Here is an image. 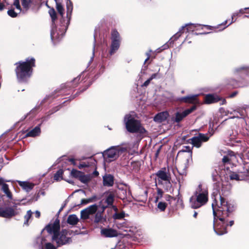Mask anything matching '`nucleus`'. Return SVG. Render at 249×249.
Returning a JSON list of instances; mask_svg holds the SVG:
<instances>
[{
  "mask_svg": "<svg viewBox=\"0 0 249 249\" xmlns=\"http://www.w3.org/2000/svg\"><path fill=\"white\" fill-rule=\"evenodd\" d=\"M218 200L214 198L212 203L213 214V230L219 235H222L227 232L228 217L231 213L236 208L233 202H228L220 195L217 196Z\"/></svg>",
  "mask_w": 249,
  "mask_h": 249,
  "instance_id": "obj_1",
  "label": "nucleus"
},
{
  "mask_svg": "<svg viewBox=\"0 0 249 249\" xmlns=\"http://www.w3.org/2000/svg\"><path fill=\"white\" fill-rule=\"evenodd\" d=\"M66 0L67 15L66 18L64 17V8L63 6L59 2V0H54L56 3V9L61 15L62 19H61L60 27H53L51 32V37L53 41L60 40L64 35L71 18V15L73 10V5L70 0Z\"/></svg>",
  "mask_w": 249,
  "mask_h": 249,
  "instance_id": "obj_2",
  "label": "nucleus"
},
{
  "mask_svg": "<svg viewBox=\"0 0 249 249\" xmlns=\"http://www.w3.org/2000/svg\"><path fill=\"white\" fill-rule=\"evenodd\" d=\"M45 230L50 234H53L52 240L57 243L58 246L71 243V239L72 231L71 230H62L58 233L60 230L59 220L55 219L53 224H50L45 228Z\"/></svg>",
  "mask_w": 249,
  "mask_h": 249,
  "instance_id": "obj_3",
  "label": "nucleus"
},
{
  "mask_svg": "<svg viewBox=\"0 0 249 249\" xmlns=\"http://www.w3.org/2000/svg\"><path fill=\"white\" fill-rule=\"evenodd\" d=\"M15 72L17 79L19 82H23L29 78L32 72V68L35 66V59L29 57L25 61H19L15 64Z\"/></svg>",
  "mask_w": 249,
  "mask_h": 249,
  "instance_id": "obj_4",
  "label": "nucleus"
},
{
  "mask_svg": "<svg viewBox=\"0 0 249 249\" xmlns=\"http://www.w3.org/2000/svg\"><path fill=\"white\" fill-rule=\"evenodd\" d=\"M208 189L199 184L189 199L190 206L193 209H198L205 205L208 201Z\"/></svg>",
  "mask_w": 249,
  "mask_h": 249,
  "instance_id": "obj_5",
  "label": "nucleus"
},
{
  "mask_svg": "<svg viewBox=\"0 0 249 249\" xmlns=\"http://www.w3.org/2000/svg\"><path fill=\"white\" fill-rule=\"evenodd\" d=\"M127 147L121 146H112L104 151L102 154L105 163H110L117 160L120 155L125 151Z\"/></svg>",
  "mask_w": 249,
  "mask_h": 249,
  "instance_id": "obj_6",
  "label": "nucleus"
},
{
  "mask_svg": "<svg viewBox=\"0 0 249 249\" xmlns=\"http://www.w3.org/2000/svg\"><path fill=\"white\" fill-rule=\"evenodd\" d=\"M124 122L127 130L130 133H143L145 131L140 122L129 114L125 115Z\"/></svg>",
  "mask_w": 249,
  "mask_h": 249,
  "instance_id": "obj_7",
  "label": "nucleus"
},
{
  "mask_svg": "<svg viewBox=\"0 0 249 249\" xmlns=\"http://www.w3.org/2000/svg\"><path fill=\"white\" fill-rule=\"evenodd\" d=\"M18 203H16L12 201L5 203L4 208H0V216L10 218L19 214L21 210L18 208Z\"/></svg>",
  "mask_w": 249,
  "mask_h": 249,
  "instance_id": "obj_8",
  "label": "nucleus"
},
{
  "mask_svg": "<svg viewBox=\"0 0 249 249\" xmlns=\"http://www.w3.org/2000/svg\"><path fill=\"white\" fill-rule=\"evenodd\" d=\"M227 22V21L226 20L224 22H223L221 24H219L217 26H212L207 25H200L199 24H186L184 26H182L180 28L178 32L173 37L175 39H178L181 36V34L183 32V31L185 30V29H186L187 32H194L196 28V30H198V29L197 28L198 27H201V29H203V27H205L208 30H214L218 29L219 26H221L222 25H225Z\"/></svg>",
  "mask_w": 249,
  "mask_h": 249,
  "instance_id": "obj_9",
  "label": "nucleus"
},
{
  "mask_svg": "<svg viewBox=\"0 0 249 249\" xmlns=\"http://www.w3.org/2000/svg\"><path fill=\"white\" fill-rule=\"evenodd\" d=\"M233 75L239 79V80L242 78L243 75L247 76L246 82L243 86H249V65H242L233 68L232 70Z\"/></svg>",
  "mask_w": 249,
  "mask_h": 249,
  "instance_id": "obj_10",
  "label": "nucleus"
},
{
  "mask_svg": "<svg viewBox=\"0 0 249 249\" xmlns=\"http://www.w3.org/2000/svg\"><path fill=\"white\" fill-rule=\"evenodd\" d=\"M196 109V106H193L190 108L187 109L184 111H177L174 116L171 118V121L174 123H179L183 120L188 115Z\"/></svg>",
  "mask_w": 249,
  "mask_h": 249,
  "instance_id": "obj_11",
  "label": "nucleus"
},
{
  "mask_svg": "<svg viewBox=\"0 0 249 249\" xmlns=\"http://www.w3.org/2000/svg\"><path fill=\"white\" fill-rule=\"evenodd\" d=\"M210 136L208 134L199 133L191 138V141L194 146L199 148L201 146L202 142H207Z\"/></svg>",
  "mask_w": 249,
  "mask_h": 249,
  "instance_id": "obj_12",
  "label": "nucleus"
},
{
  "mask_svg": "<svg viewBox=\"0 0 249 249\" xmlns=\"http://www.w3.org/2000/svg\"><path fill=\"white\" fill-rule=\"evenodd\" d=\"M158 177V181L159 184H162V181H164L167 187L170 185V175L165 171L163 170H159L156 174Z\"/></svg>",
  "mask_w": 249,
  "mask_h": 249,
  "instance_id": "obj_13",
  "label": "nucleus"
},
{
  "mask_svg": "<svg viewBox=\"0 0 249 249\" xmlns=\"http://www.w3.org/2000/svg\"><path fill=\"white\" fill-rule=\"evenodd\" d=\"M199 94H190L186 96L178 98L177 101L185 103L192 104L196 105L199 104V101L198 99Z\"/></svg>",
  "mask_w": 249,
  "mask_h": 249,
  "instance_id": "obj_14",
  "label": "nucleus"
},
{
  "mask_svg": "<svg viewBox=\"0 0 249 249\" xmlns=\"http://www.w3.org/2000/svg\"><path fill=\"white\" fill-rule=\"evenodd\" d=\"M98 209L97 205L94 204L89 206V207L81 211V218L83 219H87L89 218L90 214L96 213Z\"/></svg>",
  "mask_w": 249,
  "mask_h": 249,
  "instance_id": "obj_15",
  "label": "nucleus"
},
{
  "mask_svg": "<svg viewBox=\"0 0 249 249\" xmlns=\"http://www.w3.org/2000/svg\"><path fill=\"white\" fill-rule=\"evenodd\" d=\"M48 118V116L42 117L41 118V123L39 125L36 126L34 129L29 131L26 134V136L27 137H35L39 135L41 133L40 125L43 122L47 120Z\"/></svg>",
  "mask_w": 249,
  "mask_h": 249,
  "instance_id": "obj_16",
  "label": "nucleus"
},
{
  "mask_svg": "<svg viewBox=\"0 0 249 249\" xmlns=\"http://www.w3.org/2000/svg\"><path fill=\"white\" fill-rule=\"evenodd\" d=\"M18 185L25 192H29L35 186V184L27 181L17 180Z\"/></svg>",
  "mask_w": 249,
  "mask_h": 249,
  "instance_id": "obj_17",
  "label": "nucleus"
},
{
  "mask_svg": "<svg viewBox=\"0 0 249 249\" xmlns=\"http://www.w3.org/2000/svg\"><path fill=\"white\" fill-rule=\"evenodd\" d=\"M101 233L106 237H113L118 235L117 231L111 228H103L101 229Z\"/></svg>",
  "mask_w": 249,
  "mask_h": 249,
  "instance_id": "obj_18",
  "label": "nucleus"
},
{
  "mask_svg": "<svg viewBox=\"0 0 249 249\" xmlns=\"http://www.w3.org/2000/svg\"><path fill=\"white\" fill-rule=\"evenodd\" d=\"M178 154H183V156L186 157V163L189 165L192 161V151L189 147H186L185 149H183L178 152Z\"/></svg>",
  "mask_w": 249,
  "mask_h": 249,
  "instance_id": "obj_19",
  "label": "nucleus"
},
{
  "mask_svg": "<svg viewBox=\"0 0 249 249\" xmlns=\"http://www.w3.org/2000/svg\"><path fill=\"white\" fill-rule=\"evenodd\" d=\"M220 100V98L216 94H209L205 96V102L208 104L217 102Z\"/></svg>",
  "mask_w": 249,
  "mask_h": 249,
  "instance_id": "obj_20",
  "label": "nucleus"
},
{
  "mask_svg": "<svg viewBox=\"0 0 249 249\" xmlns=\"http://www.w3.org/2000/svg\"><path fill=\"white\" fill-rule=\"evenodd\" d=\"M169 116V113L167 111H163L157 114L154 118L155 122L161 123L166 120Z\"/></svg>",
  "mask_w": 249,
  "mask_h": 249,
  "instance_id": "obj_21",
  "label": "nucleus"
},
{
  "mask_svg": "<svg viewBox=\"0 0 249 249\" xmlns=\"http://www.w3.org/2000/svg\"><path fill=\"white\" fill-rule=\"evenodd\" d=\"M114 184V178L111 175H107L103 177V184L104 186H112Z\"/></svg>",
  "mask_w": 249,
  "mask_h": 249,
  "instance_id": "obj_22",
  "label": "nucleus"
},
{
  "mask_svg": "<svg viewBox=\"0 0 249 249\" xmlns=\"http://www.w3.org/2000/svg\"><path fill=\"white\" fill-rule=\"evenodd\" d=\"M121 43L115 41H111L110 49L109 54L110 55L114 54L119 50Z\"/></svg>",
  "mask_w": 249,
  "mask_h": 249,
  "instance_id": "obj_23",
  "label": "nucleus"
},
{
  "mask_svg": "<svg viewBox=\"0 0 249 249\" xmlns=\"http://www.w3.org/2000/svg\"><path fill=\"white\" fill-rule=\"evenodd\" d=\"M121 37L119 32L115 29L112 30L111 32V41L121 42Z\"/></svg>",
  "mask_w": 249,
  "mask_h": 249,
  "instance_id": "obj_24",
  "label": "nucleus"
},
{
  "mask_svg": "<svg viewBox=\"0 0 249 249\" xmlns=\"http://www.w3.org/2000/svg\"><path fill=\"white\" fill-rule=\"evenodd\" d=\"M38 240L40 241V245L42 247H44L46 249H56V247L51 243L46 242V240L45 239L38 238Z\"/></svg>",
  "mask_w": 249,
  "mask_h": 249,
  "instance_id": "obj_25",
  "label": "nucleus"
},
{
  "mask_svg": "<svg viewBox=\"0 0 249 249\" xmlns=\"http://www.w3.org/2000/svg\"><path fill=\"white\" fill-rule=\"evenodd\" d=\"M114 195L112 194H109L106 197L105 199V202L107 204V205L106 206H103V211H104L106 207L107 206L112 205L114 201Z\"/></svg>",
  "mask_w": 249,
  "mask_h": 249,
  "instance_id": "obj_26",
  "label": "nucleus"
},
{
  "mask_svg": "<svg viewBox=\"0 0 249 249\" xmlns=\"http://www.w3.org/2000/svg\"><path fill=\"white\" fill-rule=\"evenodd\" d=\"M79 221V219L77 216L75 214L70 215L67 219V222L70 225H75Z\"/></svg>",
  "mask_w": 249,
  "mask_h": 249,
  "instance_id": "obj_27",
  "label": "nucleus"
},
{
  "mask_svg": "<svg viewBox=\"0 0 249 249\" xmlns=\"http://www.w3.org/2000/svg\"><path fill=\"white\" fill-rule=\"evenodd\" d=\"M105 220L104 219L102 213L98 212L96 213L94 218V222L96 223H98L99 222L103 223Z\"/></svg>",
  "mask_w": 249,
  "mask_h": 249,
  "instance_id": "obj_28",
  "label": "nucleus"
},
{
  "mask_svg": "<svg viewBox=\"0 0 249 249\" xmlns=\"http://www.w3.org/2000/svg\"><path fill=\"white\" fill-rule=\"evenodd\" d=\"M32 212L31 210H29L27 212L26 214L24 215V225L28 226L29 225V221L30 219L32 217Z\"/></svg>",
  "mask_w": 249,
  "mask_h": 249,
  "instance_id": "obj_29",
  "label": "nucleus"
},
{
  "mask_svg": "<svg viewBox=\"0 0 249 249\" xmlns=\"http://www.w3.org/2000/svg\"><path fill=\"white\" fill-rule=\"evenodd\" d=\"M233 158H234L233 152H230L229 155L225 156L223 158L222 161L224 163H227L229 162Z\"/></svg>",
  "mask_w": 249,
  "mask_h": 249,
  "instance_id": "obj_30",
  "label": "nucleus"
},
{
  "mask_svg": "<svg viewBox=\"0 0 249 249\" xmlns=\"http://www.w3.org/2000/svg\"><path fill=\"white\" fill-rule=\"evenodd\" d=\"M63 171L62 170H59L54 175V180L56 181L60 180L62 178Z\"/></svg>",
  "mask_w": 249,
  "mask_h": 249,
  "instance_id": "obj_31",
  "label": "nucleus"
},
{
  "mask_svg": "<svg viewBox=\"0 0 249 249\" xmlns=\"http://www.w3.org/2000/svg\"><path fill=\"white\" fill-rule=\"evenodd\" d=\"M49 13L51 17L52 22L53 23L56 19V14L54 9L53 8H51L49 11Z\"/></svg>",
  "mask_w": 249,
  "mask_h": 249,
  "instance_id": "obj_32",
  "label": "nucleus"
},
{
  "mask_svg": "<svg viewBox=\"0 0 249 249\" xmlns=\"http://www.w3.org/2000/svg\"><path fill=\"white\" fill-rule=\"evenodd\" d=\"M71 174L72 177L78 178L79 179L80 176L82 175V172L75 169H72Z\"/></svg>",
  "mask_w": 249,
  "mask_h": 249,
  "instance_id": "obj_33",
  "label": "nucleus"
},
{
  "mask_svg": "<svg viewBox=\"0 0 249 249\" xmlns=\"http://www.w3.org/2000/svg\"><path fill=\"white\" fill-rule=\"evenodd\" d=\"M125 216V213L124 212L121 213H116L113 215V218L115 219H123Z\"/></svg>",
  "mask_w": 249,
  "mask_h": 249,
  "instance_id": "obj_34",
  "label": "nucleus"
},
{
  "mask_svg": "<svg viewBox=\"0 0 249 249\" xmlns=\"http://www.w3.org/2000/svg\"><path fill=\"white\" fill-rule=\"evenodd\" d=\"M229 178L231 180H235L237 181L241 180L239 175L234 172L231 173L229 175Z\"/></svg>",
  "mask_w": 249,
  "mask_h": 249,
  "instance_id": "obj_35",
  "label": "nucleus"
},
{
  "mask_svg": "<svg viewBox=\"0 0 249 249\" xmlns=\"http://www.w3.org/2000/svg\"><path fill=\"white\" fill-rule=\"evenodd\" d=\"M160 69H159L158 72L152 74L149 77L150 80H152L153 79H158L161 77V74L159 72Z\"/></svg>",
  "mask_w": 249,
  "mask_h": 249,
  "instance_id": "obj_36",
  "label": "nucleus"
},
{
  "mask_svg": "<svg viewBox=\"0 0 249 249\" xmlns=\"http://www.w3.org/2000/svg\"><path fill=\"white\" fill-rule=\"evenodd\" d=\"M167 207V204L165 202H160L157 205L158 208L160 211H164Z\"/></svg>",
  "mask_w": 249,
  "mask_h": 249,
  "instance_id": "obj_37",
  "label": "nucleus"
},
{
  "mask_svg": "<svg viewBox=\"0 0 249 249\" xmlns=\"http://www.w3.org/2000/svg\"><path fill=\"white\" fill-rule=\"evenodd\" d=\"M31 3V0H22L21 4L24 8L28 9Z\"/></svg>",
  "mask_w": 249,
  "mask_h": 249,
  "instance_id": "obj_38",
  "label": "nucleus"
},
{
  "mask_svg": "<svg viewBox=\"0 0 249 249\" xmlns=\"http://www.w3.org/2000/svg\"><path fill=\"white\" fill-rule=\"evenodd\" d=\"M79 179L83 183H87L89 181V177L88 176H85L83 173H82V175L80 176Z\"/></svg>",
  "mask_w": 249,
  "mask_h": 249,
  "instance_id": "obj_39",
  "label": "nucleus"
},
{
  "mask_svg": "<svg viewBox=\"0 0 249 249\" xmlns=\"http://www.w3.org/2000/svg\"><path fill=\"white\" fill-rule=\"evenodd\" d=\"M90 163L91 162H90L89 161L82 162L79 164V165L78 166V167L79 169H82L85 167H89L90 165Z\"/></svg>",
  "mask_w": 249,
  "mask_h": 249,
  "instance_id": "obj_40",
  "label": "nucleus"
},
{
  "mask_svg": "<svg viewBox=\"0 0 249 249\" xmlns=\"http://www.w3.org/2000/svg\"><path fill=\"white\" fill-rule=\"evenodd\" d=\"M96 198V196H94L88 199H83L81 200L82 204H87L89 202H93Z\"/></svg>",
  "mask_w": 249,
  "mask_h": 249,
  "instance_id": "obj_41",
  "label": "nucleus"
},
{
  "mask_svg": "<svg viewBox=\"0 0 249 249\" xmlns=\"http://www.w3.org/2000/svg\"><path fill=\"white\" fill-rule=\"evenodd\" d=\"M157 194H158V196L156 198V200H155L156 202H158L159 198H160L162 197L163 191H162L161 189L158 188H157Z\"/></svg>",
  "mask_w": 249,
  "mask_h": 249,
  "instance_id": "obj_42",
  "label": "nucleus"
},
{
  "mask_svg": "<svg viewBox=\"0 0 249 249\" xmlns=\"http://www.w3.org/2000/svg\"><path fill=\"white\" fill-rule=\"evenodd\" d=\"M14 5L15 6L16 8L18 11V12H20L21 11V8L19 4V0H14Z\"/></svg>",
  "mask_w": 249,
  "mask_h": 249,
  "instance_id": "obj_43",
  "label": "nucleus"
},
{
  "mask_svg": "<svg viewBox=\"0 0 249 249\" xmlns=\"http://www.w3.org/2000/svg\"><path fill=\"white\" fill-rule=\"evenodd\" d=\"M8 15L12 18H15L17 16V13L13 9L9 10L7 11Z\"/></svg>",
  "mask_w": 249,
  "mask_h": 249,
  "instance_id": "obj_44",
  "label": "nucleus"
},
{
  "mask_svg": "<svg viewBox=\"0 0 249 249\" xmlns=\"http://www.w3.org/2000/svg\"><path fill=\"white\" fill-rule=\"evenodd\" d=\"M239 15L240 14H239V12L238 11L233 13L231 16V23L229 24V25L231 24L232 23L236 21V19H234V17L236 16H239Z\"/></svg>",
  "mask_w": 249,
  "mask_h": 249,
  "instance_id": "obj_45",
  "label": "nucleus"
},
{
  "mask_svg": "<svg viewBox=\"0 0 249 249\" xmlns=\"http://www.w3.org/2000/svg\"><path fill=\"white\" fill-rule=\"evenodd\" d=\"M4 194L6 195L7 197L9 199H10V200L12 201V199H13V198H12V193H11V192H10V191L9 190V189L7 191H6V192H4Z\"/></svg>",
  "mask_w": 249,
  "mask_h": 249,
  "instance_id": "obj_46",
  "label": "nucleus"
},
{
  "mask_svg": "<svg viewBox=\"0 0 249 249\" xmlns=\"http://www.w3.org/2000/svg\"><path fill=\"white\" fill-rule=\"evenodd\" d=\"M1 190L3 192V193L9 190L8 185L6 184H3L2 186H1Z\"/></svg>",
  "mask_w": 249,
  "mask_h": 249,
  "instance_id": "obj_47",
  "label": "nucleus"
},
{
  "mask_svg": "<svg viewBox=\"0 0 249 249\" xmlns=\"http://www.w3.org/2000/svg\"><path fill=\"white\" fill-rule=\"evenodd\" d=\"M151 52V50H149V52H147L146 53V55L147 56V58L145 59L144 61V64L149 59L150 57V53Z\"/></svg>",
  "mask_w": 249,
  "mask_h": 249,
  "instance_id": "obj_48",
  "label": "nucleus"
},
{
  "mask_svg": "<svg viewBox=\"0 0 249 249\" xmlns=\"http://www.w3.org/2000/svg\"><path fill=\"white\" fill-rule=\"evenodd\" d=\"M151 80H150V78H149L146 81H145L144 83L142 84V87H147L150 83V81Z\"/></svg>",
  "mask_w": 249,
  "mask_h": 249,
  "instance_id": "obj_49",
  "label": "nucleus"
},
{
  "mask_svg": "<svg viewBox=\"0 0 249 249\" xmlns=\"http://www.w3.org/2000/svg\"><path fill=\"white\" fill-rule=\"evenodd\" d=\"M35 216L36 218H39L40 216V213L38 211H36L35 213Z\"/></svg>",
  "mask_w": 249,
  "mask_h": 249,
  "instance_id": "obj_50",
  "label": "nucleus"
},
{
  "mask_svg": "<svg viewBox=\"0 0 249 249\" xmlns=\"http://www.w3.org/2000/svg\"><path fill=\"white\" fill-rule=\"evenodd\" d=\"M3 184H6L5 180L2 178H0V185L2 186Z\"/></svg>",
  "mask_w": 249,
  "mask_h": 249,
  "instance_id": "obj_51",
  "label": "nucleus"
},
{
  "mask_svg": "<svg viewBox=\"0 0 249 249\" xmlns=\"http://www.w3.org/2000/svg\"><path fill=\"white\" fill-rule=\"evenodd\" d=\"M234 224V221L233 220H231L230 221H228V226H232Z\"/></svg>",
  "mask_w": 249,
  "mask_h": 249,
  "instance_id": "obj_52",
  "label": "nucleus"
},
{
  "mask_svg": "<svg viewBox=\"0 0 249 249\" xmlns=\"http://www.w3.org/2000/svg\"><path fill=\"white\" fill-rule=\"evenodd\" d=\"M246 10V9H245V8H244V9H240V10H239V11H238V12H239V14H244V13H245V10Z\"/></svg>",
  "mask_w": 249,
  "mask_h": 249,
  "instance_id": "obj_53",
  "label": "nucleus"
},
{
  "mask_svg": "<svg viewBox=\"0 0 249 249\" xmlns=\"http://www.w3.org/2000/svg\"><path fill=\"white\" fill-rule=\"evenodd\" d=\"M4 5L3 3L0 2V11L3 10L4 9Z\"/></svg>",
  "mask_w": 249,
  "mask_h": 249,
  "instance_id": "obj_54",
  "label": "nucleus"
},
{
  "mask_svg": "<svg viewBox=\"0 0 249 249\" xmlns=\"http://www.w3.org/2000/svg\"><path fill=\"white\" fill-rule=\"evenodd\" d=\"M236 94H237V92H233V93H232L231 94H230V97H234Z\"/></svg>",
  "mask_w": 249,
  "mask_h": 249,
  "instance_id": "obj_55",
  "label": "nucleus"
},
{
  "mask_svg": "<svg viewBox=\"0 0 249 249\" xmlns=\"http://www.w3.org/2000/svg\"><path fill=\"white\" fill-rule=\"evenodd\" d=\"M210 33V32H208V33H195V35H205V34H209Z\"/></svg>",
  "mask_w": 249,
  "mask_h": 249,
  "instance_id": "obj_56",
  "label": "nucleus"
},
{
  "mask_svg": "<svg viewBox=\"0 0 249 249\" xmlns=\"http://www.w3.org/2000/svg\"><path fill=\"white\" fill-rule=\"evenodd\" d=\"M197 213L195 211L194 214H193V217L194 218H196L197 217Z\"/></svg>",
  "mask_w": 249,
  "mask_h": 249,
  "instance_id": "obj_57",
  "label": "nucleus"
},
{
  "mask_svg": "<svg viewBox=\"0 0 249 249\" xmlns=\"http://www.w3.org/2000/svg\"><path fill=\"white\" fill-rule=\"evenodd\" d=\"M70 161L71 162L72 164H73V165H76V163H75V160L74 159H71L70 160Z\"/></svg>",
  "mask_w": 249,
  "mask_h": 249,
  "instance_id": "obj_58",
  "label": "nucleus"
},
{
  "mask_svg": "<svg viewBox=\"0 0 249 249\" xmlns=\"http://www.w3.org/2000/svg\"><path fill=\"white\" fill-rule=\"evenodd\" d=\"M162 47L163 48H162V49H161L160 50L166 49H167L168 47V45H167L165 44V45H164Z\"/></svg>",
  "mask_w": 249,
  "mask_h": 249,
  "instance_id": "obj_59",
  "label": "nucleus"
},
{
  "mask_svg": "<svg viewBox=\"0 0 249 249\" xmlns=\"http://www.w3.org/2000/svg\"><path fill=\"white\" fill-rule=\"evenodd\" d=\"M244 18H249V15H245L243 17Z\"/></svg>",
  "mask_w": 249,
  "mask_h": 249,
  "instance_id": "obj_60",
  "label": "nucleus"
},
{
  "mask_svg": "<svg viewBox=\"0 0 249 249\" xmlns=\"http://www.w3.org/2000/svg\"><path fill=\"white\" fill-rule=\"evenodd\" d=\"M159 151H160V149L157 151V153H156V155L157 156L159 153Z\"/></svg>",
  "mask_w": 249,
  "mask_h": 249,
  "instance_id": "obj_61",
  "label": "nucleus"
},
{
  "mask_svg": "<svg viewBox=\"0 0 249 249\" xmlns=\"http://www.w3.org/2000/svg\"><path fill=\"white\" fill-rule=\"evenodd\" d=\"M94 174L96 175H98V173L97 172V171H95L94 172Z\"/></svg>",
  "mask_w": 249,
  "mask_h": 249,
  "instance_id": "obj_62",
  "label": "nucleus"
},
{
  "mask_svg": "<svg viewBox=\"0 0 249 249\" xmlns=\"http://www.w3.org/2000/svg\"><path fill=\"white\" fill-rule=\"evenodd\" d=\"M226 102L225 100H223L222 101V104H224Z\"/></svg>",
  "mask_w": 249,
  "mask_h": 249,
  "instance_id": "obj_63",
  "label": "nucleus"
},
{
  "mask_svg": "<svg viewBox=\"0 0 249 249\" xmlns=\"http://www.w3.org/2000/svg\"><path fill=\"white\" fill-rule=\"evenodd\" d=\"M184 92H185V91H184V90H181V93L182 94L184 93Z\"/></svg>",
  "mask_w": 249,
  "mask_h": 249,
  "instance_id": "obj_64",
  "label": "nucleus"
}]
</instances>
